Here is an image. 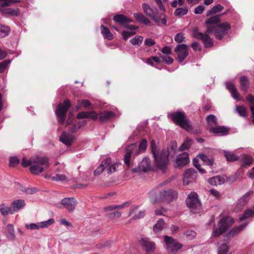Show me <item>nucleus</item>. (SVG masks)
Listing matches in <instances>:
<instances>
[{
    "label": "nucleus",
    "instance_id": "nucleus-1",
    "mask_svg": "<svg viewBox=\"0 0 254 254\" xmlns=\"http://www.w3.org/2000/svg\"><path fill=\"white\" fill-rule=\"evenodd\" d=\"M21 164L24 167L31 165L29 168L31 173L34 175H38L45 171L49 168L50 163L48 158L36 155L32 157L28 160H27L25 157H23Z\"/></svg>",
    "mask_w": 254,
    "mask_h": 254
},
{
    "label": "nucleus",
    "instance_id": "nucleus-2",
    "mask_svg": "<svg viewBox=\"0 0 254 254\" xmlns=\"http://www.w3.org/2000/svg\"><path fill=\"white\" fill-rule=\"evenodd\" d=\"M151 151L156 167L165 173L169 163V153L168 150L159 148L155 142L152 141L151 142Z\"/></svg>",
    "mask_w": 254,
    "mask_h": 254
},
{
    "label": "nucleus",
    "instance_id": "nucleus-3",
    "mask_svg": "<svg viewBox=\"0 0 254 254\" xmlns=\"http://www.w3.org/2000/svg\"><path fill=\"white\" fill-rule=\"evenodd\" d=\"M149 197L153 203L163 201L169 203L178 198V192L171 189L163 190L158 193L153 190L150 192Z\"/></svg>",
    "mask_w": 254,
    "mask_h": 254
},
{
    "label": "nucleus",
    "instance_id": "nucleus-4",
    "mask_svg": "<svg viewBox=\"0 0 254 254\" xmlns=\"http://www.w3.org/2000/svg\"><path fill=\"white\" fill-rule=\"evenodd\" d=\"M142 8L146 15L150 17L157 24L159 25L160 23H161L165 25H166V17L164 13H161L159 15L156 8H152L146 3L143 4Z\"/></svg>",
    "mask_w": 254,
    "mask_h": 254
},
{
    "label": "nucleus",
    "instance_id": "nucleus-5",
    "mask_svg": "<svg viewBox=\"0 0 254 254\" xmlns=\"http://www.w3.org/2000/svg\"><path fill=\"white\" fill-rule=\"evenodd\" d=\"M230 29V25L229 23L224 22L216 26H207L206 32L214 33L215 37L220 40L224 35L228 34Z\"/></svg>",
    "mask_w": 254,
    "mask_h": 254
},
{
    "label": "nucleus",
    "instance_id": "nucleus-6",
    "mask_svg": "<svg viewBox=\"0 0 254 254\" xmlns=\"http://www.w3.org/2000/svg\"><path fill=\"white\" fill-rule=\"evenodd\" d=\"M234 221L230 216H226L220 219L218 223V228L213 229L212 235L217 237L226 231L234 224Z\"/></svg>",
    "mask_w": 254,
    "mask_h": 254
},
{
    "label": "nucleus",
    "instance_id": "nucleus-7",
    "mask_svg": "<svg viewBox=\"0 0 254 254\" xmlns=\"http://www.w3.org/2000/svg\"><path fill=\"white\" fill-rule=\"evenodd\" d=\"M186 201L187 206L192 213H196L201 210V204L196 193L192 192L189 194Z\"/></svg>",
    "mask_w": 254,
    "mask_h": 254
},
{
    "label": "nucleus",
    "instance_id": "nucleus-8",
    "mask_svg": "<svg viewBox=\"0 0 254 254\" xmlns=\"http://www.w3.org/2000/svg\"><path fill=\"white\" fill-rule=\"evenodd\" d=\"M173 121L177 125L187 131H190L192 128L191 126L189 121L186 119L184 113L180 111L174 112L171 115Z\"/></svg>",
    "mask_w": 254,
    "mask_h": 254
},
{
    "label": "nucleus",
    "instance_id": "nucleus-9",
    "mask_svg": "<svg viewBox=\"0 0 254 254\" xmlns=\"http://www.w3.org/2000/svg\"><path fill=\"white\" fill-rule=\"evenodd\" d=\"M70 106V101L68 99H66L63 104H59L57 107L56 114L60 124H63L64 123L66 113Z\"/></svg>",
    "mask_w": 254,
    "mask_h": 254
},
{
    "label": "nucleus",
    "instance_id": "nucleus-10",
    "mask_svg": "<svg viewBox=\"0 0 254 254\" xmlns=\"http://www.w3.org/2000/svg\"><path fill=\"white\" fill-rule=\"evenodd\" d=\"M211 33H207L206 31L204 33L199 32L197 30H194L193 31V35L194 37L201 40L205 48H210L213 46V41L208 35L209 34Z\"/></svg>",
    "mask_w": 254,
    "mask_h": 254
},
{
    "label": "nucleus",
    "instance_id": "nucleus-11",
    "mask_svg": "<svg viewBox=\"0 0 254 254\" xmlns=\"http://www.w3.org/2000/svg\"><path fill=\"white\" fill-rule=\"evenodd\" d=\"M164 241L165 242L167 250L170 252H174L179 251L182 248V245L179 243L176 240L172 237L165 236Z\"/></svg>",
    "mask_w": 254,
    "mask_h": 254
},
{
    "label": "nucleus",
    "instance_id": "nucleus-12",
    "mask_svg": "<svg viewBox=\"0 0 254 254\" xmlns=\"http://www.w3.org/2000/svg\"><path fill=\"white\" fill-rule=\"evenodd\" d=\"M77 204V201L74 197H65L61 201V204H57V206L60 208H64L69 212L73 211Z\"/></svg>",
    "mask_w": 254,
    "mask_h": 254
},
{
    "label": "nucleus",
    "instance_id": "nucleus-13",
    "mask_svg": "<svg viewBox=\"0 0 254 254\" xmlns=\"http://www.w3.org/2000/svg\"><path fill=\"white\" fill-rule=\"evenodd\" d=\"M136 146V143H134L128 145L126 148V154L124 157V163L128 167H129L131 165L130 162L131 156L134 152L135 153V151L137 150Z\"/></svg>",
    "mask_w": 254,
    "mask_h": 254
},
{
    "label": "nucleus",
    "instance_id": "nucleus-14",
    "mask_svg": "<svg viewBox=\"0 0 254 254\" xmlns=\"http://www.w3.org/2000/svg\"><path fill=\"white\" fill-rule=\"evenodd\" d=\"M175 51L178 53V59L179 62L182 63L188 55V46L186 44L178 45Z\"/></svg>",
    "mask_w": 254,
    "mask_h": 254
},
{
    "label": "nucleus",
    "instance_id": "nucleus-15",
    "mask_svg": "<svg viewBox=\"0 0 254 254\" xmlns=\"http://www.w3.org/2000/svg\"><path fill=\"white\" fill-rule=\"evenodd\" d=\"M139 244L146 252H153L156 249L155 244L151 242L147 238H141L139 240Z\"/></svg>",
    "mask_w": 254,
    "mask_h": 254
},
{
    "label": "nucleus",
    "instance_id": "nucleus-16",
    "mask_svg": "<svg viewBox=\"0 0 254 254\" xmlns=\"http://www.w3.org/2000/svg\"><path fill=\"white\" fill-rule=\"evenodd\" d=\"M253 193L254 192L253 190H250L240 198L235 208L237 211L241 210L248 204L250 198V196L252 195Z\"/></svg>",
    "mask_w": 254,
    "mask_h": 254
},
{
    "label": "nucleus",
    "instance_id": "nucleus-17",
    "mask_svg": "<svg viewBox=\"0 0 254 254\" xmlns=\"http://www.w3.org/2000/svg\"><path fill=\"white\" fill-rule=\"evenodd\" d=\"M197 177V172L193 168H190L186 170L184 174L183 184L185 186L188 185L192 180L195 179Z\"/></svg>",
    "mask_w": 254,
    "mask_h": 254
},
{
    "label": "nucleus",
    "instance_id": "nucleus-18",
    "mask_svg": "<svg viewBox=\"0 0 254 254\" xmlns=\"http://www.w3.org/2000/svg\"><path fill=\"white\" fill-rule=\"evenodd\" d=\"M98 118L100 122H105L114 119L116 117V114L111 111H104L100 114H97Z\"/></svg>",
    "mask_w": 254,
    "mask_h": 254
},
{
    "label": "nucleus",
    "instance_id": "nucleus-19",
    "mask_svg": "<svg viewBox=\"0 0 254 254\" xmlns=\"http://www.w3.org/2000/svg\"><path fill=\"white\" fill-rule=\"evenodd\" d=\"M189 161L188 153L183 152L177 156L176 162L178 167H182L188 164Z\"/></svg>",
    "mask_w": 254,
    "mask_h": 254
},
{
    "label": "nucleus",
    "instance_id": "nucleus-20",
    "mask_svg": "<svg viewBox=\"0 0 254 254\" xmlns=\"http://www.w3.org/2000/svg\"><path fill=\"white\" fill-rule=\"evenodd\" d=\"M12 210L14 213L24 208L25 202L23 199H19L14 200L11 203Z\"/></svg>",
    "mask_w": 254,
    "mask_h": 254
},
{
    "label": "nucleus",
    "instance_id": "nucleus-21",
    "mask_svg": "<svg viewBox=\"0 0 254 254\" xmlns=\"http://www.w3.org/2000/svg\"><path fill=\"white\" fill-rule=\"evenodd\" d=\"M226 88L231 93L232 97L238 101L240 100L239 99V93L237 90L235 85L231 82H227L226 83Z\"/></svg>",
    "mask_w": 254,
    "mask_h": 254
},
{
    "label": "nucleus",
    "instance_id": "nucleus-22",
    "mask_svg": "<svg viewBox=\"0 0 254 254\" xmlns=\"http://www.w3.org/2000/svg\"><path fill=\"white\" fill-rule=\"evenodd\" d=\"M60 140L64 144L69 146L72 143L74 139L72 135L64 132L61 134Z\"/></svg>",
    "mask_w": 254,
    "mask_h": 254
},
{
    "label": "nucleus",
    "instance_id": "nucleus-23",
    "mask_svg": "<svg viewBox=\"0 0 254 254\" xmlns=\"http://www.w3.org/2000/svg\"><path fill=\"white\" fill-rule=\"evenodd\" d=\"M140 171L146 172L151 168L150 160L147 157H144L138 164Z\"/></svg>",
    "mask_w": 254,
    "mask_h": 254
},
{
    "label": "nucleus",
    "instance_id": "nucleus-24",
    "mask_svg": "<svg viewBox=\"0 0 254 254\" xmlns=\"http://www.w3.org/2000/svg\"><path fill=\"white\" fill-rule=\"evenodd\" d=\"M111 164V159L108 158L104 160L100 165L95 170L94 174L95 176L100 175L103 172L105 169Z\"/></svg>",
    "mask_w": 254,
    "mask_h": 254
},
{
    "label": "nucleus",
    "instance_id": "nucleus-25",
    "mask_svg": "<svg viewBox=\"0 0 254 254\" xmlns=\"http://www.w3.org/2000/svg\"><path fill=\"white\" fill-rule=\"evenodd\" d=\"M113 19L115 21L119 23L120 24L125 25H126V24L132 21L129 18L123 14H118L115 16L113 18Z\"/></svg>",
    "mask_w": 254,
    "mask_h": 254
},
{
    "label": "nucleus",
    "instance_id": "nucleus-26",
    "mask_svg": "<svg viewBox=\"0 0 254 254\" xmlns=\"http://www.w3.org/2000/svg\"><path fill=\"white\" fill-rule=\"evenodd\" d=\"M91 118L93 120H97L98 115L95 112H82L78 114L77 118L84 119V118Z\"/></svg>",
    "mask_w": 254,
    "mask_h": 254
},
{
    "label": "nucleus",
    "instance_id": "nucleus-27",
    "mask_svg": "<svg viewBox=\"0 0 254 254\" xmlns=\"http://www.w3.org/2000/svg\"><path fill=\"white\" fill-rule=\"evenodd\" d=\"M2 14L12 16H18L20 14V11L18 8H5L0 9Z\"/></svg>",
    "mask_w": 254,
    "mask_h": 254
},
{
    "label": "nucleus",
    "instance_id": "nucleus-28",
    "mask_svg": "<svg viewBox=\"0 0 254 254\" xmlns=\"http://www.w3.org/2000/svg\"><path fill=\"white\" fill-rule=\"evenodd\" d=\"M239 161L243 163V166L245 165L249 166L252 163L253 158L252 156L250 155L243 154L239 157Z\"/></svg>",
    "mask_w": 254,
    "mask_h": 254
},
{
    "label": "nucleus",
    "instance_id": "nucleus-29",
    "mask_svg": "<svg viewBox=\"0 0 254 254\" xmlns=\"http://www.w3.org/2000/svg\"><path fill=\"white\" fill-rule=\"evenodd\" d=\"M209 131L214 133H220L221 135L226 134L228 131V129L223 126H219L216 127H210Z\"/></svg>",
    "mask_w": 254,
    "mask_h": 254
},
{
    "label": "nucleus",
    "instance_id": "nucleus-30",
    "mask_svg": "<svg viewBox=\"0 0 254 254\" xmlns=\"http://www.w3.org/2000/svg\"><path fill=\"white\" fill-rule=\"evenodd\" d=\"M208 182L211 185L217 186L224 184L225 180L223 178L220 176H215L209 179L208 180Z\"/></svg>",
    "mask_w": 254,
    "mask_h": 254
},
{
    "label": "nucleus",
    "instance_id": "nucleus-31",
    "mask_svg": "<svg viewBox=\"0 0 254 254\" xmlns=\"http://www.w3.org/2000/svg\"><path fill=\"white\" fill-rule=\"evenodd\" d=\"M248 225V223L245 222L239 226H235L232 228L229 232V234L231 236H234L235 235L241 232Z\"/></svg>",
    "mask_w": 254,
    "mask_h": 254
},
{
    "label": "nucleus",
    "instance_id": "nucleus-32",
    "mask_svg": "<svg viewBox=\"0 0 254 254\" xmlns=\"http://www.w3.org/2000/svg\"><path fill=\"white\" fill-rule=\"evenodd\" d=\"M5 235L6 237L11 240H14L15 238L14 234V229L13 225L8 224L6 226V229L5 230Z\"/></svg>",
    "mask_w": 254,
    "mask_h": 254
},
{
    "label": "nucleus",
    "instance_id": "nucleus-33",
    "mask_svg": "<svg viewBox=\"0 0 254 254\" xmlns=\"http://www.w3.org/2000/svg\"><path fill=\"white\" fill-rule=\"evenodd\" d=\"M101 33L102 34L104 38L108 40H112L113 39V35L111 33L109 29L104 25L101 26Z\"/></svg>",
    "mask_w": 254,
    "mask_h": 254
},
{
    "label": "nucleus",
    "instance_id": "nucleus-34",
    "mask_svg": "<svg viewBox=\"0 0 254 254\" xmlns=\"http://www.w3.org/2000/svg\"><path fill=\"white\" fill-rule=\"evenodd\" d=\"M240 83L241 89L246 92L248 88L249 81L248 77L246 76H242L240 78Z\"/></svg>",
    "mask_w": 254,
    "mask_h": 254
},
{
    "label": "nucleus",
    "instance_id": "nucleus-35",
    "mask_svg": "<svg viewBox=\"0 0 254 254\" xmlns=\"http://www.w3.org/2000/svg\"><path fill=\"white\" fill-rule=\"evenodd\" d=\"M0 212L2 215L6 216L8 214H14L12 210V207H8L4 204H2L0 206Z\"/></svg>",
    "mask_w": 254,
    "mask_h": 254
},
{
    "label": "nucleus",
    "instance_id": "nucleus-36",
    "mask_svg": "<svg viewBox=\"0 0 254 254\" xmlns=\"http://www.w3.org/2000/svg\"><path fill=\"white\" fill-rule=\"evenodd\" d=\"M246 100L249 103L250 108L253 117V124H254V96L251 94H249L246 97Z\"/></svg>",
    "mask_w": 254,
    "mask_h": 254
},
{
    "label": "nucleus",
    "instance_id": "nucleus-37",
    "mask_svg": "<svg viewBox=\"0 0 254 254\" xmlns=\"http://www.w3.org/2000/svg\"><path fill=\"white\" fill-rule=\"evenodd\" d=\"M10 28L9 26L0 24V37L7 36L10 33Z\"/></svg>",
    "mask_w": 254,
    "mask_h": 254
},
{
    "label": "nucleus",
    "instance_id": "nucleus-38",
    "mask_svg": "<svg viewBox=\"0 0 254 254\" xmlns=\"http://www.w3.org/2000/svg\"><path fill=\"white\" fill-rule=\"evenodd\" d=\"M165 227V224L163 219H160L153 227V231L155 233H158Z\"/></svg>",
    "mask_w": 254,
    "mask_h": 254
},
{
    "label": "nucleus",
    "instance_id": "nucleus-39",
    "mask_svg": "<svg viewBox=\"0 0 254 254\" xmlns=\"http://www.w3.org/2000/svg\"><path fill=\"white\" fill-rule=\"evenodd\" d=\"M45 178H51L54 181H63L66 179V176L64 174H57L55 175L45 176Z\"/></svg>",
    "mask_w": 254,
    "mask_h": 254
},
{
    "label": "nucleus",
    "instance_id": "nucleus-40",
    "mask_svg": "<svg viewBox=\"0 0 254 254\" xmlns=\"http://www.w3.org/2000/svg\"><path fill=\"white\" fill-rule=\"evenodd\" d=\"M254 215V207L253 209L246 210L244 213L239 218V221H243L247 218L253 217Z\"/></svg>",
    "mask_w": 254,
    "mask_h": 254
},
{
    "label": "nucleus",
    "instance_id": "nucleus-41",
    "mask_svg": "<svg viewBox=\"0 0 254 254\" xmlns=\"http://www.w3.org/2000/svg\"><path fill=\"white\" fill-rule=\"evenodd\" d=\"M224 156L228 161H235L236 160H239V157H237L233 152H231L227 151L224 152Z\"/></svg>",
    "mask_w": 254,
    "mask_h": 254
},
{
    "label": "nucleus",
    "instance_id": "nucleus-42",
    "mask_svg": "<svg viewBox=\"0 0 254 254\" xmlns=\"http://www.w3.org/2000/svg\"><path fill=\"white\" fill-rule=\"evenodd\" d=\"M224 8V7L221 4H217L216 6L213 7V8L207 11L206 15L207 16H210L213 14L217 13L221 11Z\"/></svg>",
    "mask_w": 254,
    "mask_h": 254
},
{
    "label": "nucleus",
    "instance_id": "nucleus-43",
    "mask_svg": "<svg viewBox=\"0 0 254 254\" xmlns=\"http://www.w3.org/2000/svg\"><path fill=\"white\" fill-rule=\"evenodd\" d=\"M221 15L218 14L215 16L210 17L205 21V23L207 24H214L217 23L220 21V16Z\"/></svg>",
    "mask_w": 254,
    "mask_h": 254
},
{
    "label": "nucleus",
    "instance_id": "nucleus-44",
    "mask_svg": "<svg viewBox=\"0 0 254 254\" xmlns=\"http://www.w3.org/2000/svg\"><path fill=\"white\" fill-rule=\"evenodd\" d=\"M197 157L207 165L211 166L213 164V160L208 158V157L204 154H199Z\"/></svg>",
    "mask_w": 254,
    "mask_h": 254
},
{
    "label": "nucleus",
    "instance_id": "nucleus-45",
    "mask_svg": "<svg viewBox=\"0 0 254 254\" xmlns=\"http://www.w3.org/2000/svg\"><path fill=\"white\" fill-rule=\"evenodd\" d=\"M192 142L191 139L187 138L185 142L179 148V150L182 151L188 149L190 146Z\"/></svg>",
    "mask_w": 254,
    "mask_h": 254
},
{
    "label": "nucleus",
    "instance_id": "nucleus-46",
    "mask_svg": "<svg viewBox=\"0 0 254 254\" xmlns=\"http://www.w3.org/2000/svg\"><path fill=\"white\" fill-rule=\"evenodd\" d=\"M147 140L146 139H143L138 147V149L135 151V155H137L140 153L141 151H144L145 150L147 147Z\"/></svg>",
    "mask_w": 254,
    "mask_h": 254
},
{
    "label": "nucleus",
    "instance_id": "nucleus-47",
    "mask_svg": "<svg viewBox=\"0 0 254 254\" xmlns=\"http://www.w3.org/2000/svg\"><path fill=\"white\" fill-rule=\"evenodd\" d=\"M120 165H121V164L120 163H115L112 164L111 163V164L107 167L108 174H111L115 172Z\"/></svg>",
    "mask_w": 254,
    "mask_h": 254
},
{
    "label": "nucleus",
    "instance_id": "nucleus-48",
    "mask_svg": "<svg viewBox=\"0 0 254 254\" xmlns=\"http://www.w3.org/2000/svg\"><path fill=\"white\" fill-rule=\"evenodd\" d=\"M236 110L241 117H245L247 115L246 108L244 106H237Z\"/></svg>",
    "mask_w": 254,
    "mask_h": 254
},
{
    "label": "nucleus",
    "instance_id": "nucleus-49",
    "mask_svg": "<svg viewBox=\"0 0 254 254\" xmlns=\"http://www.w3.org/2000/svg\"><path fill=\"white\" fill-rule=\"evenodd\" d=\"M206 120L209 126L216 125L217 124L216 117L212 114L208 115L206 118Z\"/></svg>",
    "mask_w": 254,
    "mask_h": 254
},
{
    "label": "nucleus",
    "instance_id": "nucleus-50",
    "mask_svg": "<svg viewBox=\"0 0 254 254\" xmlns=\"http://www.w3.org/2000/svg\"><path fill=\"white\" fill-rule=\"evenodd\" d=\"M20 2V0H0V4L3 6H8Z\"/></svg>",
    "mask_w": 254,
    "mask_h": 254
},
{
    "label": "nucleus",
    "instance_id": "nucleus-51",
    "mask_svg": "<svg viewBox=\"0 0 254 254\" xmlns=\"http://www.w3.org/2000/svg\"><path fill=\"white\" fill-rule=\"evenodd\" d=\"M55 222L54 219H50L47 221L39 222L40 228H47Z\"/></svg>",
    "mask_w": 254,
    "mask_h": 254
},
{
    "label": "nucleus",
    "instance_id": "nucleus-52",
    "mask_svg": "<svg viewBox=\"0 0 254 254\" xmlns=\"http://www.w3.org/2000/svg\"><path fill=\"white\" fill-rule=\"evenodd\" d=\"M188 10L186 7L178 8L176 9L174 14L176 16H183L188 13Z\"/></svg>",
    "mask_w": 254,
    "mask_h": 254
},
{
    "label": "nucleus",
    "instance_id": "nucleus-53",
    "mask_svg": "<svg viewBox=\"0 0 254 254\" xmlns=\"http://www.w3.org/2000/svg\"><path fill=\"white\" fill-rule=\"evenodd\" d=\"M78 104L79 105V107L78 106L76 107L77 110H78L80 107H85L88 108L91 106V104L90 102L88 100H82L80 101H78Z\"/></svg>",
    "mask_w": 254,
    "mask_h": 254
},
{
    "label": "nucleus",
    "instance_id": "nucleus-54",
    "mask_svg": "<svg viewBox=\"0 0 254 254\" xmlns=\"http://www.w3.org/2000/svg\"><path fill=\"white\" fill-rule=\"evenodd\" d=\"M143 37L140 36H136L135 38L131 39L130 42L132 45H138L142 43L143 41Z\"/></svg>",
    "mask_w": 254,
    "mask_h": 254
},
{
    "label": "nucleus",
    "instance_id": "nucleus-55",
    "mask_svg": "<svg viewBox=\"0 0 254 254\" xmlns=\"http://www.w3.org/2000/svg\"><path fill=\"white\" fill-rule=\"evenodd\" d=\"M229 248L226 244L222 245L218 251V254H228Z\"/></svg>",
    "mask_w": 254,
    "mask_h": 254
},
{
    "label": "nucleus",
    "instance_id": "nucleus-56",
    "mask_svg": "<svg viewBox=\"0 0 254 254\" xmlns=\"http://www.w3.org/2000/svg\"><path fill=\"white\" fill-rule=\"evenodd\" d=\"M136 32L134 31H127L124 30L122 32V35L124 40H127L129 37L135 34Z\"/></svg>",
    "mask_w": 254,
    "mask_h": 254
},
{
    "label": "nucleus",
    "instance_id": "nucleus-57",
    "mask_svg": "<svg viewBox=\"0 0 254 254\" xmlns=\"http://www.w3.org/2000/svg\"><path fill=\"white\" fill-rule=\"evenodd\" d=\"M209 193L211 195L214 196L216 199H219L222 197L221 193L217 190L214 189H211L209 190Z\"/></svg>",
    "mask_w": 254,
    "mask_h": 254
},
{
    "label": "nucleus",
    "instance_id": "nucleus-58",
    "mask_svg": "<svg viewBox=\"0 0 254 254\" xmlns=\"http://www.w3.org/2000/svg\"><path fill=\"white\" fill-rule=\"evenodd\" d=\"M25 227L30 230H39L40 229L39 223H31L30 224H26Z\"/></svg>",
    "mask_w": 254,
    "mask_h": 254
},
{
    "label": "nucleus",
    "instance_id": "nucleus-59",
    "mask_svg": "<svg viewBox=\"0 0 254 254\" xmlns=\"http://www.w3.org/2000/svg\"><path fill=\"white\" fill-rule=\"evenodd\" d=\"M184 39L185 37L182 33H178L175 37V41L178 43H182L184 40Z\"/></svg>",
    "mask_w": 254,
    "mask_h": 254
},
{
    "label": "nucleus",
    "instance_id": "nucleus-60",
    "mask_svg": "<svg viewBox=\"0 0 254 254\" xmlns=\"http://www.w3.org/2000/svg\"><path fill=\"white\" fill-rule=\"evenodd\" d=\"M19 163V159L16 157H13L10 158L9 165L10 166L14 167Z\"/></svg>",
    "mask_w": 254,
    "mask_h": 254
},
{
    "label": "nucleus",
    "instance_id": "nucleus-61",
    "mask_svg": "<svg viewBox=\"0 0 254 254\" xmlns=\"http://www.w3.org/2000/svg\"><path fill=\"white\" fill-rule=\"evenodd\" d=\"M161 57L163 61L168 64H172L174 62L173 59L170 56H162Z\"/></svg>",
    "mask_w": 254,
    "mask_h": 254
},
{
    "label": "nucleus",
    "instance_id": "nucleus-62",
    "mask_svg": "<svg viewBox=\"0 0 254 254\" xmlns=\"http://www.w3.org/2000/svg\"><path fill=\"white\" fill-rule=\"evenodd\" d=\"M9 63V61H4L0 64V73L3 72Z\"/></svg>",
    "mask_w": 254,
    "mask_h": 254
},
{
    "label": "nucleus",
    "instance_id": "nucleus-63",
    "mask_svg": "<svg viewBox=\"0 0 254 254\" xmlns=\"http://www.w3.org/2000/svg\"><path fill=\"white\" fill-rule=\"evenodd\" d=\"M133 16L135 19L139 22H141L143 19L145 17L141 13H135L133 14Z\"/></svg>",
    "mask_w": 254,
    "mask_h": 254
},
{
    "label": "nucleus",
    "instance_id": "nucleus-64",
    "mask_svg": "<svg viewBox=\"0 0 254 254\" xmlns=\"http://www.w3.org/2000/svg\"><path fill=\"white\" fill-rule=\"evenodd\" d=\"M193 164L195 167H196L201 173H204L205 171L201 168L200 165L198 164V161L196 159H194L193 161Z\"/></svg>",
    "mask_w": 254,
    "mask_h": 254
}]
</instances>
